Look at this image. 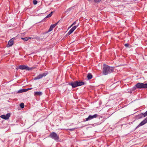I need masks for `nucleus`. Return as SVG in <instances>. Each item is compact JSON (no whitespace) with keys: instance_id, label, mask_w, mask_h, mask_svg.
I'll return each mask as SVG.
<instances>
[{"instance_id":"nucleus-1","label":"nucleus","mask_w":147,"mask_h":147,"mask_svg":"<svg viewBox=\"0 0 147 147\" xmlns=\"http://www.w3.org/2000/svg\"><path fill=\"white\" fill-rule=\"evenodd\" d=\"M114 68L108 65H104L102 73L103 75H106L114 71Z\"/></svg>"},{"instance_id":"nucleus-2","label":"nucleus","mask_w":147,"mask_h":147,"mask_svg":"<svg viewBox=\"0 0 147 147\" xmlns=\"http://www.w3.org/2000/svg\"><path fill=\"white\" fill-rule=\"evenodd\" d=\"M84 83L82 81H77L72 82H69V84L72 86V88H75L78 86L84 85Z\"/></svg>"},{"instance_id":"nucleus-3","label":"nucleus","mask_w":147,"mask_h":147,"mask_svg":"<svg viewBox=\"0 0 147 147\" xmlns=\"http://www.w3.org/2000/svg\"><path fill=\"white\" fill-rule=\"evenodd\" d=\"M49 136L56 141L58 140L59 138V136L56 133L54 132H53L51 133Z\"/></svg>"},{"instance_id":"nucleus-4","label":"nucleus","mask_w":147,"mask_h":147,"mask_svg":"<svg viewBox=\"0 0 147 147\" xmlns=\"http://www.w3.org/2000/svg\"><path fill=\"white\" fill-rule=\"evenodd\" d=\"M136 87L138 88H147V84L138 83L136 85Z\"/></svg>"},{"instance_id":"nucleus-5","label":"nucleus","mask_w":147,"mask_h":147,"mask_svg":"<svg viewBox=\"0 0 147 147\" xmlns=\"http://www.w3.org/2000/svg\"><path fill=\"white\" fill-rule=\"evenodd\" d=\"M48 74V73L46 71L44 73L39 74L36 77H35L34 80H37L40 79L43 77L46 76Z\"/></svg>"},{"instance_id":"nucleus-6","label":"nucleus","mask_w":147,"mask_h":147,"mask_svg":"<svg viewBox=\"0 0 147 147\" xmlns=\"http://www.w3.org/2000/svg\"><path fill=\"white\" fill-rule=\"evenodd\" d=\"M19 69L22 70L26 69L27 70H31L34 69L33 67H29L25 65H20L19 66Z\"/></svg>"},{"instance_id":"nucleus-7","label":"nucleus","mask_w":147,"mask_h":147,"mask_svg":"<svg viewBox=\"0 0 147 147\" xmlns=\"http://www.w3.org/2000/svg\"><path fill=\"white\" fill-rule=\"evenodd\" d=\"M98 115L97 114H95L93 115H89L88 117L86 119L85 121H88L89 120H90L94 118H96L98 117Z\"/></svg>"},{"instance_id":"nucleus-8","label":"nucleus","mask_w":147,"mask_h":147,"mask_svg":"<svg viewBox=\"0 0 147 147\" xmlns=\"http://www.w3.org/2000/svg\"><path fill=\"white\" fill-rule=\"evenodd\" d=\"M79 25V23L76 26H74L73 27L71 28L69 30V31L67 33V34L68 35H70L71 33H72L74 30L76 28L78 27Z\"/></svg>"},{"instance_id":"nucleus-9","label":"nucleus","mask_w":147,"mask_h":147,"mask_svg":"<svg viewBox=\"0 0 147 147\" xmlns=\"http://www.w3.org/2000/svg\"><path fill=\"white\" fill-rule=\"evenodd\" d=\"M59 21H58L56 23H55L53 24H52L51 25L50 27V28H49L48 30L47 31V32H49L51 31L53 28H55L56 26L57 25Z\"/></svg>"},{"instance_id":"nucleus-10","label":"nucleus","mask_w":147,"mask_h":147,"mask_svg":"<svg viewBox=\"0 0 147 147\" xmlns=\"http://www.w3.org/2000/svg\"><path fill=\"white\" fill-rule=\"evenodd\" d=\"M147 122V117L144 119L142 121L138 126V127H140L142 126Z\"/></svg>"},{"instance_id":"nucleus-11","label":"nucleus","mask_w":147,"mask_h":147,"mask_svg":"<svg viewBox=\"0 0 147 147\" xmlns=\"http://www.w3.org/2000/svg\"><path fill=\"white\" fill-rule=\"evenodd\" d=\"M10 116V114L9 113H7L6 115H3L1 116V117L5 119H7Z\"/></svg>"},{"instance_id":"nucleus-12","label":"nucleus","mask_w":147,"mask_h":147,"mask_svg":"<svg viewBox=\"0 0 147 147\" xmlns=\"http://www.w3.org/2000/svg\"><path fill=\"white\" fill-rule=\"evenodd\" d=\"M13 38L11 39L8 42V45L9 47L12 46L13 44Z\"/></svg>"},{"instance_id":"nucleus-13","label":"nucleus","mask_w":147,"mask_h":147,"mask_svg":"<svg viewBox=\"0 0 147 147\" xmlns=\"http://www.w3.org/2000/svg\"><path fill=\"white\" fill-rule=\"evenodd\" d=\"M34 94L35 96H40L42 95V93L40 92H34Z\"/></svg>"},{"instance_id":"nucleus-14","label":"nucleus","mask_w":147,"mask_h":147,"mask_svg":"<svg viewBox=\"0 0 147 147\" xmlns=\"http://www.w3.org/2000/svg\"><path fill=\"white\" fill-rule=\"evenodd\" d=\"M92 75L90 73H88V74L87 77L88 80H90L92 78Z\"/></svg>"},{"instance_id":"nucleus-15","label":"nucleus","mask_w":147,"mask_h":147,"mask_svg":"<svg viewBox=\"0 0 147 147\" xmlns=\"http://www.w3.org/2000/svg\"><path fill=\"white\" fill-rule=\"evenodd\" d=\"M28 90V89H22L21 90H19L18 92V93H20L24 92H25Z\"/></svg>"},{"instance_id":"nucleus-16","label":"nucleus","mask_w":147,"mask_h":147,"mask_svg":"<svg viewBox=\"0 0 147 147\" xmlns=\"http://www.w3.org/2000/svg\"><path fill=\"white\" fill-rule=\"evenodd\" d=\"M54 12L53 11H51V12L49 14V15H48L45 18H45H49L51 17L53 14V13Z\"/></svg>"},{"instance_id":"nucleus-17","label":"nucleus","mask_w":147,"mask_h":147,"mask_svg":"<svg viewBox=\"0 0 147 147\" xmlns=\"http://www.w3.org/2000/svg\"><path fill=\"white\" fill-rule=\"evenodd\" d=\"M142 115L143 116V117H145L147 116V111L144 113H142Z\"/></svg>"},{"instance_id":"nucleus-18","label":"nucleus","mask_w":147,"mask_h":147,"mask_svg":"<svg viewBox=\"0 0 147 147\" xmlns=\"http://www.w3.org/2000/svg\"><path fill=\"white\" fill-rule=\"evenodd\" d=\"M20 106L22 108H23L24 107V105L23 103H21L20 105Z\"/></svg>"},{"instance_id":"nucleus-19","label":"nucleus","mask_w":147,"mask_h":147,"mask_svg":"<svg viewBox=\"0 0 147 147\" xmlns=\"http://www.w3.org/2000/svg\"><path fill=\"white\" fill-rule=\"evenodd\" d=\"M142 113L140 114L138 116H137V117L138 119H140L142 117Z\"/></svg>"},{"instance_id":"nucleus-20","label":"nucleus","mask_w":147,"mask_h":147,"mask_svg":"<svg viewBox=\"0 0 147 147\" xmlns=\"http://www.w3.org/2000/svg\"><path fill=\"white\" fill-rule=\"evenodd\" d=\"M21 39L22 40H23L25 41H27L28 40V38L27 37H25L24 38H21Z\"/></svg>"},{"instance_id":"nucleus-21","label":"nucleus","mask_w":147,"mask_h":147,"mask_svg":"<svg viewBox=\"0 0 147 147\" xmlns=\"http://www.w3.org/2000/svg\"><path fill=\"white\" fill-rule=\"evenodd\" d=\"M38 2L36 0H34L33 3L34 5H36L37 3Z\"/></svg>"},{"instance_id":"nucleus-22","label":"nucleus","mask_w":147,"mask_h":147,"mask_svg":"<svg viewBox=\"0 0 147 147\" xmlns=\"http://www.w3.org/2000/svg\"><path fill=\"white\" fill-rule=\"evenodd\" d=\"M101 0H94V2L97 3H98L101 1Z\"/></svg>"},{"instance_id":"nucleus-23","label":"nucleus","mask_w":147,"mask_h":147,"mask_svg":"<svg viewBox=\"0 0 147 147\" xmlns=\"http://www.w3.org/2000/svg\"><path fill=\"white\" fill-rule=\"evenodd\" d=\"M124 45L126 47H127L129 46V45L127 43L125 44Z\"/></svg>"},{"instance_id":"nucleus-24","label":"nucleus","mask_w":147,"mask_h":147,"mask_svg":"<svg viewBox=\"0 0 147 147\" xmlns=\"http://www.w3.org/2000/svg\"><path fill=\"white\" fill-rule=\"evenodd\" d=\"M35 39H36L37 40H38L40 39V38L39 37L37 36L35 38Z\"/></svg>"},{"instance_id":"nucleus-25","label":"nucleus","mask_w":147,"mask_h":147,"mask_svg":"<svg viewBox=\"0 0 147 147\" xmlns=\"http://www.w3.org/2000/svg\"><path fill=\"white\" fill-rule=\"evenodd\" d=\"M76 21H75L72 24V25H75L76 23Z\"/></svg>"},{"instance_id":"nucleus-26","label":"nucleus","mask_w":147,"mask_h":147,"mask_svg":"<svg viewBox=\"0 0 147 147\" xmlns=\"http://www.w3.org/2000/svg\"><path fill=\"white\" fill-rule=\"evenodd\" d=\"M74 129H69V130L70 131H73V130Z\"/></svg>"},{"instance_id":"nucleus-27","label":"nucleus","mask_w":147,"mask_h":147,"mask_svg":"<svg viewBox=\"0 0 147 147\" xmlns=\"http://www.w3.org/2000/svg\"><path fill=\"white\" fill-rule=\"evenodd\" d=\"M27 38L28 39V40L30 39H31L32 38L31 37H27Z\"/></svg>"},{"instance_id":"nucleus-28","label":"nucleus","mask_w":147,"mask_h":147,"mask_svg":"<svg viewBox=\"0 0 147 147\" xmlns=\"http://www.w3.org/2000/svg\"><path fill=\"white\" fill-rule=\"evenodd\" d=\"M32 89V88H28L27 89H28V90H31Z\"/></svg>"},{"instance_id":"nucleus-29","label":"nucleus","mask_w":147,"mask_h":147,"mask_svg":"<svg viewBox=\"0 0 147 147\" xmlns=\"http://www.w3.org/2000/svg\"><path fill=\"white\" fill-rule=\"evenodd\" d=\"M73 25H72V24L71 25V26H70V27H72Z\"/></svg>"},{"instance_id":"nucleus-30","label":"nucleus","mask_w":147,"mask_h":147,"mask_svg":"<svg viewBox=\"0 0 147 147\" xmlns=\"http://www.w3.org/2000/svg\"><path fill=\"white\" fill-rule=\"evenodd\" d=\"M88 0L89 1H91V0Z\"/></svg>"},{"instance_id":"nucleus-31","label":"nucleus","mask_w":147,"mask_h":147,"mask_svg":"<svg viewBox=\"0 0 147 147\" xmlns=\"http://www.w3.org/2000/svg\"><path fill=\"white\" fill-rule=\"evenodd\" d=\"M16 69H17L18 70V68H17Z\"/></svg>"}]
</instances>
